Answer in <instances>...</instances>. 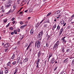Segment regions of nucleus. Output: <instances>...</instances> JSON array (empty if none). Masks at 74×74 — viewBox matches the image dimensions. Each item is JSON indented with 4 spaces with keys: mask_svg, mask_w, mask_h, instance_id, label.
Instances as JSON below:
<instances>
[{
    "mask_svg": "<svg viewBox=\"0 0 74 74\" xmlns=\"http://www.w3.org/2000/svg\"><path fill=\"white\" fill-rule=\"evenodd\" d=\"M28 10H26L25 11V12H27Z\"/></svg>",
    "mask_w": 74,
    "mask_h": 74,
    "instance_id": "338daca9",
    "label": "nucleus"
},
{
    "mask_svg": "<svg viewBox=\"0 0 74 74\" xmlns=\"http://www.w3.org/2000/svg\"><path fill=\"white\" fill-rule=\"evenodd\" d=\"M20 64H23V62H22V61H20Z\"/></svg>",
    "mask_w": 74,
    "mask_h": 74,
    "instance_id": "3c124183",
    "label": "nucleus"
},
{
    "mask_svg": "<svg viewBox=\"0 0 74 74\" xmlns=\"http://www.w3.org/2000/svg\"><path fill=\"white\" fill-rule=\"evenodd\" d=\"M41 55V52L39 51L38 53V58H40V56Z\"/></svg>",
    "mask_w": 74,
    "mask_h": 74,
    "instance_id": "ddd939ff",
    "label": "nucleus"
},
{
    "mask_svg": "<svg viewBox=\"0 0 74 74\" xmlns=\"http://www.w3.org/2000/svg\"><path fill=\"white\" fill-rule=\"evenodd\" d=\"M14 58H15V54H13L11 58L12 59H14Z\"/></svg>",
    "mask_w": 74,
    "mask_h": 74,
    "instance_id": "b1692460",
    "label": "nucleus"
},
{
    "mask_svg": "<svg viewBox=\"0 0 74 74\" xmlns=\"http://www.w3.org/2000/svg\"><path fill=\"white\" fill-rule=\"evenodd\" d=\"M63 42H66V40L64 39L63 40Z\"/></svg>",
    "mask_w": 74,
    "mask_h": 74,
    "instance_id": "ea45409f",
    "label": "nucleus"
},
{
    "mask_svg": "<svg viewBox=\"0 0 74 74\" xmlns=\"http://www.w3.org/2000/svg\"><path fill=\"white\" fill-rule=\"evenodd\" d=\"M5 74H7V73H8V70H6L5 71Z\"/></svg>",
    "mask_w": 74,
    "mask_h": 74,
    "instance_id": "473e14b6",
    "label": "nucleus"
},
{
    "mask_svg": "<svg viewBox=\"0 0 74 74\" xmlns=\"http://www.w3.org/2000/svg\"><path fill=\"white\" fill-rule=\"evenodd\" d=\"M49 37H51V36H48V39Z\"/></svg>",
    "mask_w": 74,
    "mask_h": 74,
    "instance_id": "0e129e2a",
    "label": "nucleus"
},
{
    "mask_svg": "<svg viewBox=\"0 0 74 74\" xmlns=\"http://www.w3.org/2000/svg\"><path fill=\"white\" fill-rule=\"evenodd\" d=\"M25 45L26 47H27V46H28V44L27 43H25Z\"/></svg>",
    "mask_w": 74,
    "mask_h": 74,
    "instance_id": "72a5a7b5",
    "label": "nucleus"
},
{
    "mask_svg": "<svg viewBox=\"0 0 74 74\" xmlns=\"http://www.w3.org/2000/svg\"><path fill=\"white\" fill-rule=\"evenodd\" d=\"M8 49H6L5 50V52H7V50H8Z\"/></svg>",
    "mask_w": 74,
    "mask_h": 74,
    "instance_id": "13d9d810",
    "label": "nucleus"
},
{
    "mask_svg": "<svg viewBox=\"0 0 74 74\" xmlns=\"http://www.w3.org/2000/svg\"><path fill=\"white\" fill-rule=\"evenodd\" d=\"M18 71V69L17 68H16L14 70V74H16V73L17 72V71Z\"/></svg>",
    "mask_w": 74,
    "mask_h": 74,
    "instance_id": "f3484780",
    "label": "nucleus"
},
{
    "mask_svg": "<svg viewBox=\"0 0 74 74\" xmlns=\"http://www.w3.org/2000/svg\"><path fill=\"white\" fill-rule=\"evenodd\" d=\"M57 68H58V66H56V68H55L54 69V71H56V69H57Z\"/></svg>",
    "mask_w": 74,
    "mask_h": 74,
    "instance_id": "f704fd0d",
    "label": "nucleus"
},
{
    "mask_svg": "<svg viewBox=\"0 0 74 74\" xmlns=\"http://www.w3.org/2000/svg\"><path fill=\"white\" fill-rule=\"evenodd\" d=\"M43 24H44L43 25V27L45 28V27H48V23H45Z\"/></svg>",
    "mask_w": 74,
    "mask_h": 74,
    "instance_id": "9b49d317",
    "label": "nucleus"
},
{
    "mask_svg": "<svg viewBox=\"0 0 74 74\" xmlns=\"http://www.w3.org/2000/svg\"><path fill=\"white\" fill-rule=\"evenodd\" d=\"M74 16V14L72 15V16H71V18H73Z\"/></svg>",
    "mask_w": 74,
    "mask_h": 74,
    "instance_id": "e2e57ef3",
    "label": "nucleus"
},
{
    "mask_svg": "<svg viewBox=\"0 0 74 74\" xmlns=\"http://www.w3.org/2000/svg\"><path fill=\"white\" fill-rule=\"evenodd\" d=\"M13 8H16V5H14L13 6Z\"/></svg>",
    "mask_w": 74,
    "mask_h": 74,
    "instance_id": "37998d69",
    "label": "nucleus"
},
{
    "mask_svg": "<svg viewBox=\"0 0 74 74\" xmlns=\"http://www.w3.org/2000/svg\"><path fill=\"white\" fill-rule=\"evenodd\" d=\"M69 58H67L65 60H64V63H68L69 61Z\"/></svg>",
    "mask_w": 74,
    "mask_h": 74,
    "instance_id": "423d86ee",
    "label": "nucleus"
},
{
    "mask_svg": "<svg viewBox=\"0 0 74 74\" xmlns=\"http://www.w3.org/2000/svg\"><path fill=\"white\" fill-rule=\"evenodd\" d=\"M32 10H33V9H31L29 10V12H32Z\"/></svg>",
    "mask_w": 74,
    "mask_h": 74,
    "instance_id": "09e8293b",
    "label": "nucleus"
},
{
    "mask_svg": "<svg viewBox=\"0 0 74 74\" xmlns=\"http://www.w3.org/2000/svg\"><path fill=\"white\" fill-rule=\"evenodd\" d=\"M27 25V24H26V25H24L23 26V27H25Z\"/></svg>",
    "mask_w": 74,
    "mask_h": 74,
    "instance_id": "864d4df0",
    "label": "nucleus"
},
{
    "mask_svg": "<svg viewBox=\"0 0 74 74\" xmlns=\"http://www.w3.org/2000/svg\"><path fill=\"white\" fill-rule=\"evenodd\" d=\"M43 33V31H42L39 34V35L38 36V38H39V40H41L42 38V34Z\"/></svg>",
    "mask_w": 74,
    "mask_h": 74,
    "instance_id": "f03ea898",
    "label": "nucleus"
},
{
    "mask_svg": "<svg viewBox=\"0 0 74 74\" xmlns=\"http://www.w3.org/2000/svg\"><path fill=\"white\" fill-rule=\"evenodd\" d=\"M61 73L62 74H63L64 73V71H62Z\"/></svg>",
    "mask_w": 74,
    "mask_h": 74,
    "instance_id": "774afa93",
    "label": "nucleus"
},
{
    "mask_svg": "<svg viewBox=\"0 0 74 74\" xmlns=\"http://www.w3.org/2000/svg\"><path fill=\"white\" fill-rule=\"evenodd\" d=\"M4 11H5V10L3 9V10L1 11V12H2L4 13Z\"/></svg>",
    "mask_w": 74,
    "mask_h": 74,
    "instance_id": "6e6d98bb",
    "label": "nucleus"
},
{
    "mask_svg": "<svg viewBox=\"0 0 74 74\" xmlns=\"http://www.w3.org/2000/svg\"><path fill=\"white\" fill-rule=\"evenodd\" d=\"M3 6H2L0 8H1V10H3Z\"/></svg>",
    "mask_w": 74,
    "mask_h": 74,
    "instance_id": "e433bc0d",
    "label": "nucleus"
},
{
    "mask_svg": "<svg viewBox=\"0 0 74 74\" xmlns=\"http://www.w3.org/2000/svg\"><path fill=\"white\" fill-rule=\"evenodd\" d=\"M12 64L13 65H15V64H16V61H14L12 63Z\"/></svg>",
    "mask_w": 74,
    "mask_h": 74,
    "instance_id": "5701e85b",
    "label": "nucleus"
},
{
    "mask_svg": "<svg viewBox=\"0 0 74 74\" xmlns=\"http://www.w3.org/2000/svg\"><path fill=\"white\" fill-rule=\"evenodd\" d=\"M40 62V58L36 62V64H38V63Z\"/></svg>",
    "mask_w": 74,
    "mask_h": 74,
    "instance_id": "4be33fe9",
    "label": "nucleus"
},
{
    "mask_svg": "<svg viewBox=\"0 0 74 74\" xmlns=\"http://www.w3.org/2000/svg\"><path fill=\"white\" fill-rule=\"evenodd\" d=\"M60 23L62 25H63V24L64 23V20H62L61 21Z\"/></svg>",
    "mask_w": 74,
    "mask_h": 74,
    "instance_id": "412c9836",
    "label": "nucleus"
},
{
    "mask_svg": "<svg viewBox=\"0 0 74 74\" xmlns=\"http://www.w3.org/2000/svg\"><path fill=\"white\" fill-rule=\"evenodd\" d=\"M11 3H12V1H9L7 3V5H5V7L7 8L11 7Z\"/></svg>",
    "mask_w": 74,
    "mask_h": 74,
    "instance_id": "f257e3e1",
    "label": "nucleus"
},
{
    "mask_svg": "<svg viewBox=\"0 0 74 74\" xmlns=\"http://www.w3.org/2000/svg\"><path fill=\"white\" fill-rule=\"evenodd\" d=\"M60 44V42H59V40H58L56 42V44L59 46V45Z\"/></svg>",
    "mask_w": 74,
    "mask_h": 74,
    "instance_id": "aec40b11",
    "label": "nucleus"
},
{
    "mask_svg": "<svg viewBox=\"0 0 74 74\" xmlns=\"http://www.w3.org/2000/svg\"><path fill=\"white\" fill-rule=\"evenodd\" d=\"M46 47H48V46H49L48 44V43H46Z\"/></svg>",
    "mask_w": 74,
    "mask_h": 74,
    "instance_id": "de8ad7c7",
    "label": "nucleus"
},
{
    "mask_svg": "<svg viewBox=\"0 0 74 74\" xmlns=\"http://www.w3.org/2000/svg\"><path fill=\"white\" fill-rule=\"evenodd\" d=\"M37 64V65L36 66L37 68H38V67H39L38 64Z\"/></svg>",
    "mask_w": 74,
    "mask_h": 74,
    "instance_id": "680f3d73",
    "label": "nucleus"
},
{
    "mask_svg": "<svg viewBox=\"0 0 74 74\" xmlns=\"http://www.w3.org/2000/svg\"><path fill=\"white\" fill-rule=\"evenodd\" d=\"M70 26H68L67 27V29H70Z\"/></svg>",
    "mask_w": 74,
    "mask_h": 74,
    "instance_id": "052dcab7",
    "label": "nucleus"
},
{
    "mask_svg": "<svg viewBox=\"0 0 74 74\" xmlns=\"http://www.w3.org/2000/svg\"><path fill=\"white\" fill-rule=\"evenodd\" d=\"M72 63L73 64H74V60H73L72 62Z\"/></svg>",
    "mask_w": 74,
    "mask_h": 74,
    "instance_id": "79ce46f5",
    "label": "nucleus"
},
{
    "mask_svg": "<svg viewBox=\"0 0 74 74\" xmlns=\"http://www.w3.org/2000/svg\"><path fill=\"white\" fill-rule=\"evenodd\" d=\"M23 26H21V27L20 28L21 29H23Z\"/></svg>",
    "mask_w": 74,
    "mask_h": 74,
    "instance_id": "4d7b16f0",
    "label": "nucleus"
},
{
    "mask_svg": "<svg viewBox=\"0 0 74 74\" xmlns=\"http://www.w3.org/2000/svg\"><path fill=\"white\" fill-rule=\"evenodd\" d=\"M49 23V21L48 19H47L46 20L43 22V23Z\"/></svg>",
    "mask_w": 74,
    "mask_h": 74,
    "instance_id": "0eeeda50",
    "label": "nucleus"
},
{
    "mask_svg": "<svg viewBox=\"0 0 74 74\" xmlns=\"http://www.w3.org/2000/svg\"><path fill=\"white\" fill-rule=\"evenodd\" d=\"M3 74V71L2 70L0 71V74Z\"/></svg>",
    "mask_w": 74,
    "mask_h": 74,
    "instance_id": "a878e982",
    "label": "nucleus"
},
{
    "mask_svg": "<svg viewBox=\"0 0 74 74\" xmlns=\"http://www.w3.org/2000/svg\"><path fill=\"white\" fill-rule=\"evenodd\" d=\"M32 42H31L29 44V45L28 46V47H27L26 49V51H27V50L28 49H29V46L31 44H32Z\"/></svg>",
    "mask_w": 74,
    "mask_h": 74,
    "instance_id": "a211bd4d",
    "label": "nucleus"
},
{
    "mask_svg": "<svg viewBox=\"0 0 74 74\" xmlns=\"http://www.w3.org/2000/svg\"><path fill=\"white\" fill-rule=\"evenodd\" d=\"M14 19H15V18L13 17L12 19L11 20L12 21H13L14 20Z\"/></svg>",
    "mask_w": 74,
    "mask_h": 74,
    "instance_id": "a18cd8bd",
    "label": "nucleus"
},
{
    "mask_svg": "<svg viewBox=\"0 0 74 74\" xmlns=\"http://www.w3.org/2000/svg\"><path fill=\"white\" fill-rule=\"evenodd\" d=\"M40 24H38V25H36V27H38L39 26V25H40Z\"/></svg>",
    "mask_w": 74,
    "mask_h": 74,
    "instance_id": "69168bd1",
    "label": "nucleus"
},
{
    "mask_svg": "<svg viewBox=\"0 0 74 74\" xmlns=\"http://www.w3.org/2000/svg\"><path fill=\"white\" fill-rule=\"evenodd\" d=\"M21 59V58H20V57H18V58H17V60H20V59Z\"/></svg>",
    "mask_w": 74,
    "mask_h": 74,
    "instance_id": "c9c22d12",
    "label": "nucleus"
},
{
    "mask_svg": "<svg viewBox=\"0 0 74 74\" xmlns=\"http://www.w3.org/2000/svg\"><path fill=\"white\" fill-rule=\"evenodd\" d=\"M45 21V19H43L42 20V21L40 22V24H41L43 22V21Z\"/></svg>",
    "mask_w": 74,
    "mask_h": 74,
    "instance_id": "2f4dec72",
    "label": "nucleus"
},
{
    "mask_svg": "<svg viewBox=\"0 0 74 74\" xmlns=\"http://www.w3.org/2000/svg\"><path fill=\"white\" fill-rule=\"evenodd\" d=\"M28 61V58H26L23 60L24 63H26Z\"/></svg>",
    "mask_w": 74,
    "mask_h": 74,
    "instance_id": "f8f14e48",
    "label": "nucleus"
},
{
    "mask_svg": "<svg viewBox=\"0 0 74 74\" xmlns=\"http://www.w3.org/2000/svg\"><path fill=\"white\" fill-rule=\"evenodd\" d=\"M60 10H58L55 12V14L56 15H58L60 14Z\"/></svg>",
    "mask_w": 74,
    "mask_h": 74,
    "instance_id": "6e6552de",
    "label": "nucleus"
},
{
    "mask_svg": "<svg viewBox=\"0 0 74 74\" xmlns=\"http://www.w3.org/2000/svg\"><path fill=\"white\" fill-rule=\"evenodd\" d=\"M14 34H17V32H16V30H14Z\"/></svg>",
    "mask_w": 74,
    "mask_h": 74,
    "instance_id": "393cba45",
    "label": "nucleus"
},
{
    "mask_svg": "<svg viewBox=\"0 0 74 74\" xmlns=\"http://www.w3.org/2000/svg\"><path fill=\"white\" fill-rule=\"evenodd\" d=\"M3 21L4 23H6V22H7V20L5 19L3 20Z\"/></svg>",
    "mask_w": 74,
    "mask_h": 74,
    "instance_id": "c85d7f7f",
    "label": "nucleus"
},
{
    "mask_svg": "<svg viewBox=\"0 0 74 74\" xmlns=\"http://www.w3.org/2000/svg\"><path fill=\"white\" fill-rule=\"evenodd\" d=\"M23 38V35L22 36H20V39L21 40H22V39Z\"/></svg>",
    "mask_w": 74,
    "mask_h": 74,
    "instance_id": "c756f323",
    "label": "nucleus"
},
{
    "mask_svg": "<svg viewBox=\"0 0 74 74\" xmlns=\"http://www.w3.org/2000/svg\"><path fill=\"white\" fill-rule=\"evenodd\" d=\"M20 23L21 24V25H23V22H22L21 21L20 22Z\"/></svg>",
    "mask_w": 74,
    "mask_h": 74,
    "instance_id": "58836bf2",
    "label": "nucleus"
},
{
    "mask_svg": "<svg viewBox=\"0 0 74 74\" xmlns=\"http://www.w3.org/2000/svg\"><path fill=\"white\" fill-rule=\"evenodd\" d=\"M36 42L37 43V46L38 48H39L40 47V41L38 40Z\"/></svg>",
    "mask_w": 74,
    "mask_h": 74,
    "instance_id": "7ed1b4c3",
    "label": "nucleus"
},
{
    "mask_svg": "<svg viewBox=\"0 0 74 74\" xmlns=\"http://www.w3.org/2000/svg\"><path fill=\"white\" fill-rule=\"evenodd\" d=\"M51 14V12H49V13L47 15V16H49V15H50Z\"/></svg>",
    "mask_w": 74,
    "mask_h": 74,
    "instance_id": "7c9ffc66",
    "label": "nucleus"
},
{
    "mask_svg": "<svg viewBox=\"0 0 74 74\" xmlns=\"http://www.w3.org/2000/svg\"><path fill=\"white\" fill-rule=\"evenodd\" d=\"M15 23V21H13L12 22V24H14V23Z\"/></svg>",
    "mask_w": 74,
    "mask_h": 74,
    "instance_id": "8fccbe9b",
    "label": "nucleus"
},
{
    "mask_svg": "<svg viewBox=\"0 0 74 74\" xmlns=\"http://www.w3.org/2000/svg\"><path fill=\"white\" fill-rule=\"evenodd\" d=\"M52 56V54L50 53L49 54V60H48V61H49V58H51V57Z\"/></svg>",
    "mask_w": 74,
    "mask_h": 74,
    "instance_id": "dca6fc26",
    "label": "nucleus"
},
{
    "mask_svg": "<svg viewBox=\"0 0 74 74\" xmlns=\"http://www.w3.org/2000/svg\"><path fill=\"white\" fill-rule=\"evenodd\" d=\"M17 32H20V30L19 29H18L17 30Z\"/></svg>",
    "mask_w": 74,
    "mask_h": 74,
    "instance_id": "a19ab883",
    "label": "nucleus"
},
{
    "mask_svg": "<svg viewBox=\"0 0 74 74\" xmlns=\"http://www.w3.org/2000/svg\"><path fill=\"white\" fill-rule=\"evenodd\" d=\"M63 30V28H62L60 30V33H59V36H60L61 34H62V33Z\"/></svg>",
    "mask_w": 74,
    "mask_h": 74,
    "instance_id": "9d476101",
    "label": "nucleus"
},
{
    "mask_svg": "<svg viewBox=\"0 0 74 74\" xmlns=\"http://www.w3.org/2000/svg\"><path fill=\"white\" fill-rule=\"evenodd\" d=\"M55 62V58H53L51 60V63L52 64H53L54 63V62Z\"/></svg>",
    "mask_w": 74,
    "mask_h": 74,
    "instance_id": "1a4fd4ad",
    "label": "nucleus"
},
{
    "mask_svg": "<svg viewBox=\"0 0 74 74\" xmlns=\"http://www.w3.org/2000/svg\"><path fill=\"white\" fill-rule=\"evenodd\" d=\"M19 60H18L17 61L16 64H18V63H19Z\"/></svg>",
    "mask_w": 74,
    "mask_h": 74,
    "instance_id": "49530a36",
    "label": "nucleus"
},
{
    "mask_svg": "<svg viewBox=\"0 0 74 74\" xmlns=\"http://www.w3.org/2000/svg\"><path fill=\"white\" fill-rule=\"evenodd\" d=\"M23 14V12H20L19 14Z\"/></svg>",
    "mask_w": 74,
    "mask_h": 74,
    "instance_id": "bf43d9fd",
    "label": "nucleus"
},
{
    "mask_svg": "<svg viewBox=\"0 0 74 74\" xmlns=\"http://www.w3.org/2000/svg\"><path fill=\"white\" fill-rule=\"evenodd\" d=\"M58 45L55 44L54 45V47H53V50L54 49L55 51L56 49H57V48H58Z\"/></svg>",
    "mask_w": 74,
    "mask_h": 74,
    "instance_id": "20e7f679",
    "label": "nucleus"
},
{
    "mask_svg": "<svg viewBox=\"0 0 74 74\" xmlns=\"http://www.w3.org/2000/svg\"><path fill=\"white\" fill-rule=\"evenodd\" d=\"M60 28V26L58 25L57 26V28L56 30H57L58 31H59V30Z\"/></svg>",
    "mask_w": 74,
    "mask_h": 74,
    "instance_id": "2eb2a0df",
    "label": "nucleus"
},
{
    "mask_svg": "<svg viewBox=\"0 0 74 74\" xmlns=\"http://www.w3.org/2000/svg\"><path fill=\"white\" fill-rule=\"evenodd\" d=\"M10 46V44L8 43H7L5 44V45H4V48H7V47H8L9 46Z\"/></svg>",
    "mask_w": 74,
    "mask_h": 74,
    "instance_id": "39448f33",
    "label": "nucleus"
},
{
    "mask_svg": "<svg viewBox=\"0 0 74 74\" xmlns=\"http://www.w3.org/2000/svg\"><path fill=\"white\" fill-rule=\"evenodd\" d=\"M10 12H13V11L11 10V9L8 12H7V14H9Z\"/></svg>",
    "mask_w": 74,
    "mask_h": 74,
    "instance_id": "4468645a",
    "label": "nucleus"
},
{
    "mask_svg": "<svg viewBox=\"0 0 74 74\" xmlns=\"http://www.w3.org/2000/svg\"><path fill=\"white\" fill-rule=\"evenodd\" d=\"M53 27L54 28H56V24L55 25H54L53 26Z\"/></svg>",
    "mask_w": 74,
    "mask_h": 74,
    "instance_id": "bb28decb",
    "label": "nucleus"
},
{
    "mask_svg": "<svg viewBox=\"0 0 74 74\" xmlns=\"http://www.w3.org/2000/svg\"><path fill=\"white\" fill-rule=\"evenodd\" d=\"M34 32V31H33V29H32L30 31V33L31 34H33V33Z\"/></svg>",
    "mask_w": 74,
    "mask_h": 74,
    "instance_id": "6ab92c4d",
    "label": "nucleus"
},
{
    "mask_svg": "<svg viewBox=\"0 0 74 74\" xmlns=\"http://www.w3.org/2000/svg\"><path fill=\"white\" fill-rule=\"evenodd\" d=\"M14 32H12L11 33V35H14Z\"/></svg>",
    "mask_w": 74,
    "mask_h": 74,
    "instance_id": "4c0bfd02",
    "label": "nucleus"
},
{
    "mask_svg": "<svg viewBox=\"0 0 74 74\" xmlns=\"http://www.w3.org/2000/svg\"><path fill=\"white\" fill-rule=\"evenodd\" d=\"M63 52H64V49H62Z\"/></svg>",
    "mask_w": 74,
    "mask_h": 74,
    "instance_id": "5fc2aeb1",
    "label": "nucleus"
},
{
    "mask_svg": "<svg viewBox=\"0 0 74 74\" xmlns=\"http://www.w3.org/2000/svg\"><path fill=\"white\" fill-rule=\"evenodd\" d=\"M69 51H70V49H68L66 51V52H69Z\"/></svg>",
    "mask_w": 74,
    "mask_h": 74,
    "instance_id": "c03bdc74",
    "label": "nucleus"
},
{
    "mask_svg": "<svg viewBox=\"0 0 74 74\" xmlns=\"http://www.w3.org/2000/svg\"><path fill=\"white\" fill-rule=\"evenodd\" d=\"M10 63H11V62H9L7 64V66H9L10 64Z\"/></svg>",
    "mask_w": 74,
    "mask_h": 74,
    "instance_id": "cd10ccee",
    "label": "nucleus"
},
{
    "mask_svg": "<svg viewBox=\"0 0 74 74\" xmlns=\"http://www.w3.org/2000/svg\"><path fill=\"white\" fill-rule=\"evenodd\" d=\"M10 29V30H13L14 28L13 27H12Z\"/></svg>",
    "mask_w": 74,
    "mask_h": 74,
    "instance_id": "603ef678",
    "label": "nucleus"
}]
</instances>
